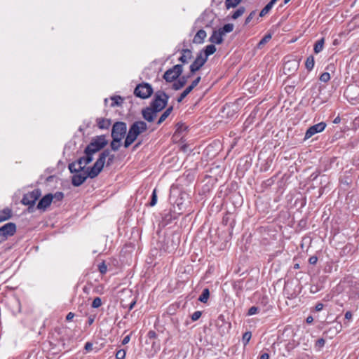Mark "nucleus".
<instances>
[{
    "label": "nucleus",
    "instance_id": "f257e3e1",
    "mask_svg": "<svg viewBox=\"0 0 359 359\" xmlns=\"http://www.w3.org/2000/svg\"><path fill=\"white\" fill-rule=\"evenodd\" d=\"M207 59L203 57L199 52L196 55L195 60L189 66L190 72L187 75L182 76L179 80L174 82L172 85V89L175 90H179L182 88L189 78H191L196 72L201 69V68L205 64Z\"/></svg>",
    "mask_w": 359,
    "mask_h": 359
},
{
    "label": "nucleus",
    "instance_id": "f03ea898",
    "mask_svg": "<svg viewBox=\"0 0 359 359\" xmlns=\"http://www.w3.org/2000/svg\"><path fill=\"white\" fill-rule=\"evenodd\" d=\"M99 163L86 168V170L74 171L72 177V184L74 187L81 186L88 177L93 179L99 175Z\"/></svg>",
    "mask_w": 359,
    "mask_h": 359
},
{
    "label": "nucleus",
    "instance_id": "7ed1b4c3",
    "mask_svg": "<svg viewBox=\"0 0 359 359\" xmlns=\"http://www.w3.org/2000/svg\"><path fill=\"white\" fill-rule=\"evenodd\" d=\"M147 129V125L142 121L134 122L130 127L127 133L124 147L128 148L137 139V136Z\"/></svg>",
    "mask_w": 359,
    "mask_h": 359
},
{
    "label": "nucleus",
    "instance_id": "20e7f679",
    "mask_svg": "<svg viewBox=\"0 0 359 359\" xmlns=\"http://www.w3.org/2000/svg\"><path fill=\"white\" fill-rule=\"evenodd\" d=\"M107 144V140L105 135H98L93 137L91 142L87 145L84 153H89L93 156V154L100 151Z\"/></svg>",
    "mask_w": 359,
    "mask_h": 359
},
{
    "label": "nucleus",
    "instance_id": "39448f33",
    "mask_svg": "<svg viewBox=\"0 0 359 359\" xmlns=\"http://www.w3.org/2000/svg\"><path fill=\"white\" fill-rule=\"evenodd\" d=\"M85 154V156L80 157L77 161L69 164L68 168L71 173H74V171L86 170V166L93 161V157L89 153Z\"/></svg>",
    "mask_w": 359,
    "mask_h": 359
},
{
    "label": "nucleus",
    "instance_id": "423d86ee",
    "mask_svg": "<svg viewBox=\"0 0 359 359\" xmlns=\"http://www.w3.org/2000/svg\"><path fill=\"white\" fill-rule=\"evenodd\" d=\"M183 72L182 65H175L172 67L168 69L163 74V79L167 82H176V79H180Z\"/></svg>",
    "mask_w": 359,
    "mask_h": 359
},
{
    "label": "nucleus",
    "instance_id": "0eeeda50",
    "mask_svg": "<svg viewBox=\"0 0 359 359\" xmlns=\"http://www.w3.org/2000/svg\"><path fill=\"white\" fill-rule=\"evenodd\" d=\"M143 118L149 122H151L154 120L157 116V94H155L150 107L143 109L142 111Z\"/></svg>",
    "mask_w": 359,
    "mask_h": 359
},
{
    "label": "nucleus",
    "instance_id": "6e6552de",
    "mask_svg": "<svg viewBox=\"0 0 359 359\" xmlns=\"http://www.w3.org/2000/svg\"><path fill=\"white\" fill-rule=\"evenodd\" d=\"M107 158V166H109L114 162L115 156L114 154H111L109 149L104 150L99 155L98 158L97 159V161L94 163V164L99 163L98 168H97L99 170V174L100 173V172L102 170V169L104 168V163H105Z\"/></svg>",
    "mask_w": 359,
    "mask_h": 359
},
{
    "label": "nucleus",
    "instance_id": "1a4fd4ad",
    "mask_svg": "<svg viewBox=\"0 0 359 359\" xmlns=\"http://www.w3.org/2000/svg\"><path fill=\"white\" fill-rule=\"evenodd\" d=\"M16 232L15 223L8 222L0 228V243L5 241L8 237L12 236Z\"/></svg>",
    "mask_w": 359,
    "mask_h": 359
},
{
    "label": "nucleus",
    "instance_id": "9d476101",
    "mask_svg": "<svg viewBox=\"0 0 359 359\" xmlns=\"http://www.w3.org/2000/svg\"><path fill=\"white\" fill-rule=\"evenodd\" d=\"M127 126L126 123L122 121L116 122L111 130V137L118 138L122 140L126 134Z\"/></svg>",
    "mask_w": 359,
    "mask_h": 359
},
{
    "label": "nucleus",
    "instance_id": "9b49d317",
    "mask_svg": "<svg viewBox=\"0 0 359 359\" xmlns=\"http://www.w3.org/2000/svg\"><path fill=\"white\" fill-rule=\"evenodd\" d=\"M156 333L154 330H150L147 333V339L145 341V344L147 346H150V347H147L146 350L147 351H149V355L151 357H153L155 355V354L157 352V350L156 348L155 344H156Z\"/></svg>",
    "mask_w": 359,
    "mask_h": 359
},
{
    "label": "nucleus",
    "instance_id": "f8f14e48",
    "mask_svg": "<svg viewBox=\"0 0 359 359\" xmlns=\"http://www.w3.org/2000/svg\"><path fill=\"white\" fill-rule=\"evenodd\" d=\"M41 196V191L39 189H34L27 194H25L21 201L22 203L25 205L30 207L35 204V202Z\"/></svg>",
    "mask_w": 359,
    "mask_h": 359
},
{
    "label": "nucleus",
    "instance_id": "ddd939ff",
    "mask_svg": "<svg viewBox=\"0 0 359 359\" xmlns=\"http://www.w3.org/2000/svg\"><path fill=\"white\" fill-rule=\"evenodd\" d=\"M152 93V88L148 83L139 84L134 90V94L140 98H147Z\"/></svg>",
    "mask_w": 359,
    "mask_h": 359
},
{
    "label": "nucleus",
    "instance_id": "4468645a",
    "mask_svg": "<svg viewBox=\"0 0 359 359\" xmlns=\"http://www.w3.org/2000/svg\"><path fill=\"white\" fill-rule=\"evenodd\" d=\"M326 127V123L324 122H320L317 124H315L312 126H311L306 132L305 133V139H309L313 135H314L316 133H320L325 130Z\"/></svg>",
    "mask_w": 359,
    "mask_h": 359
},
{
    "label": "nucleus",
    "instance_id": "2eb2a0df",
    "mask_svg": "<svg viewBox=\"0 0 359 359\" xmlns=\"http://www.w3.org/2000/svg\"><path fill=\"white\" fill-rule=\"evenodd\" d=\"M180 57L178 59V61L181 62L180 65L188 64L191 59L193 57L192 51L188 48H183L180 50Z\"/></svg>",
    "mask_w": 359,
    "mask_h": 359
},
{
    "label": "nucleus",
    "instance_id": "dca6fc26",
    "mask_svg": "<svg viewBox=\"0 0 359 359\" xmlns=\"http://www.w3.org/2000/svg\"><path fill=\"white\" fill-rule=\"evenodd\" d=\"M53 200V196L51 194H46L44 196L39 202L37 208L39 210H45L50 204Z\"/></svg>",
    "mask_w": 359,
    "mask_h": 359
},
{
    "label": "nucleus",
    "instance_id": "f3484780",
    "mask_svg": "<svg viewBox=\"0 0 359 359\" xmlns=\"http://www.w3.org/2000/svg\"><path fill=\"white\" fill-rule=\"evenodd\" d=\"M189 195L185 192H180L179 197L174 201V203L178 206L179 210H182L186 203H189Z\"/></svg>",
    "mask_w": 359,
    "mask_h": 359
},
{
    "label": "nucleus",
    "instance_id": "a211bd4d",
    "mask_svg": "<svg viewBox=\"0 0 359 359\" xmlns=\"http://www.w3.org/2000/svg\"><path fill=\"white\" fill-rule=\"evenodd\" d=\"M168 99L169 97L165 93L158 90V112L165 108Z\"/></svg>",
    "mask_w": 359,
    "mask_h": 359
},
{
    "label": "nucleus",
    "instance_id": "6ab92c4d",
    "mask_svg": "<svg viewBox=\"0 0 359 359\" xmlns=\"http://www.w3.org/2000/svg\"><path fill=\"white\" fill-rule=\"evenodd\" d=\"M298 63L295 61H288L285 63L283 70L285 74H292L298 69Z\"/></svg>",
    "mask_w": 359,
    "mask_h": 359
},
{
    "label": "nucleus",
    "instance_id": "aec40b11",
    "mask_svg": "<svg viewBox=\"0 0 359 359\" xmlns=\"http://www.w3.org/2000/svg\"><path fill=\"white\" fill-rule=\"evenodd\" d=\"M224 34L218 29L214 30L209 41L213 43L221 44L223 42Z\"/></svg>",
    "mask_w": 359,
    "mask_h": 359
},
{
    "label": "nucleus",
    "instance_id": "412c9836",
    "mask_svg": "<svg viewBox=\"0 0 359 359\" xmlns=\"http://www.w3.org/2000/svg\"><path fill=\"white\" fill-rule=\"evenodd\" d=\"M206 36V32L204 29H200L194 36L193 42L196 44H201L204 42Z\"/></svg>",
    "mask_w": 359,
    "mask_h": 359
},
{
    "label": "nucleus",
    "instance_id": "4be33fe9",
    "mask_svg": "<svg viewBox=\"0 0 359 359\" xmlns=\"http://www.w3.org/2000/svg\"><path fill=\"white\" fill-rule=\"evenodd\" d=\"M216 51V47L213 44L208 45L203 50L199 51L201 55L205 57L207 60L208 57Z\"/></svg>",
    "mask_w": 359,
    "mask_h": 359
},
{
    "label": "nucleus",
    "instance_id": "5701e85b",
    "mask_svg": "<svg viewBox=\"0 0 359 359\" xmlns=\"http://www.w3.org/2000/svg\"><path fill=\"white\" fill-rule=\"evenodd\" d=\"M97 124L100 129H108L111 125V121L103 118H97Z\"/></svg>",
    "mask_w": 359,
    "mask_h": 359
},
{
    "label": "nucleus",
    "instance_id": "b1692460",
    "mask_svg": "<svg viewBox=\"0 0 359 359\" xmlns=\"http://www.w3.org/2000/svg\"><path fill=\"white\" fill-rule=\"evenodd\" d=\"M12 216L11 209L6 208L0 211V222L10 219Z\"/></svg>",
    "mask_w": 359,
    "mask_h": 359
},
{
    "label": "nucleus",
    "instance_id": "393cba45",
    "mask_svg": "<svg viewBox=\"0 0 359 359\" xmlns=\"http://www.w3.org/2000/svg\"><path fill=\"white\" fill-rule=\"evenodd\" d=\"M172 110L173 106H170L169 107H168L158 118V124L165 121V119L170 115Z\"/></svg>",
    "mask_w": 359,
    "mask_h": 359
},
{
    "label": "nucleus",
    "instance_id": "a878e982",
    "mask_svg": "<svg viewBox=\"0 0 359 359\" xmlns=\"http://www.w3.org/2000/svg\"><path fill=\"white\" fill-rule=\"evenodd\" d=\"M210 297V291L208 288L203 289L202 294L198 297V301L203 303H206Z\"/></svg>",
    "mask_w": 359,
    "mask_h": 359
},
{
    "label": "nucleus",
    "instance_id": "bb28decb",
    "mask_svg": "<svg viewBox=\"0 0 359 359\" xmlns=\"http://www.w3.org/2000/svg\"><path fill=\"white\" fill-rule=\"evenodd\" d=\"M324 46V39L322 38L321 39L317 41L314 45L313 50L316 53H319L321 52L323 49Z\"/></svg>",
    "mask_w": 359,
    "mask_h": 359
},
{
    "label": "nucleus",
    "instance_id": "cd10ccee",
    "mask_svg": "<svg viewBox=\"0 0 359 359\" xmlns=\"http://www.w3.org/2000/svg\"><path fill=\"white\" fill-rule=\"evenodd\" d=\"M315 65V60L313 55H310L307 57L306 62H305V67L309 70L311 71L313 69Z\"/></svg>",
    "mask_w": 359,
    "mask_h": 359
},
{
    "label": "nucleus",
    "instance_id": "c85d7f7f",
    "mask_svg": "<svg viewBox=\"0 0 359 359\" xmlns=\"http://www.w3.org/2000/svg\"><path fill=\"white\" fill-rule=\"evenodd\" d=\"M113 140L111 142V148L113 151H118L121 147V139L112 137Z\"/></svg>",
    "mask_w": 359,
    "mask_h": 359
},
{
    "label": "nucleus",
    "instance_id": "c756f323",
    "mask_svg": "<svg viewBox=\"0 0 359 359\" xmlns=\"http://www.w3.org/2000/svg\"><path fill=\"white\" fill-rule=\"evenodd\" d=\"M245 11V8L244 6H240L231 15V18L233 20H236L239 17L243 15Z\"/></svg>",
    "mask_w": 359,
    "mask_h": 359
},
{
    "label": "nucleus",
    "instance_id": "7c9ffc66",
    "mask_svg": "<svg viewBox=\"0 0 359 359\" xmlns=\"http://www.w3.org/2000/svg\"><path fill=\"white\" fill-rule=\"evenodd\" d=\"M242 0H226L225 6L226 9L236 7Z\"/></svg>",
    "mask_w": 359,
    "mask_h": 359
},
{
    "label": "nucleus",
    "instance_id": "2f4dec72",
    "mask_svg": "<svg viewBox=\"0 0 359 359\" xmlns=\"http://www.w3.org/2000/svg\"><path fill=\"white\" fill-rule=\"evenodd\" d=\"M233 29V25L228 23L224 25L222 27L219 28V30L224 35L226 33L231 32Z\"/></svg>",
    "mask_w": 359,
    "mask_h": 359
},
{
    "label": "nucleus",
    "instance_id": "473e14b6",
    "mask_svg": "<svg viewBox=\"0 0 359 359\" xmlns=\"http://www.w3.org/2000/svg\"><path fill=\"white\" fill-rule=\"evenodd\" d=\"M272 8L273 6L269 3H268L260 11L259 17L262 18L265 16L267 13H269Z\"/></svg>",
    "mask_w": 359,
    "mask_h": 359
},
{
    "label": "nucleus",
    "instance_id": "72a5a7b5",
    "mask_svg": "<svg viewBox=\"0 0 359 359\" xmlns=\"http://www.w3.org/2000/svg\"><path fill=\"white\" fill-rule=\"evenodd\" d=\"M251 337H252V334L250 332H246L243 334V337H242V341H243L244 346H246L249 343Z\"/></svg>",
    "mask_w": 359,
    "mask_h": 359
},
{
    "label": "nucleus",
    "instance_id": "f704fd0d",
    "mask_svg": "<svg viewBox=\"0 0 359 359\" xmlns=\"http://www.w3.org/2000/svg\"><path fill=\"white\" fill-rule=\"evenodd\" d=\"M271 34H266L261 40L258 43V46L260 48L262 47V46H264V44H266L268 41H269V40L271 39Z\"/></svg>",
    "mask_w": 359,
    "mask_h": 359
},
{
    "label": "nucleus",
    "instance_id": "c9c22d12",
    "mask_svg": "<svg viewBox=\"0 0 359 359\" xmlns=\"http://www.w3.org/2000/svg\"><path fill=\"white\" fill-rule=\"evenodd\" d=\"M156 191H157V189L154 188L153 190V192H152L151 200L149 203L150 206H154L156 203V201H157Z\"/></svg>",
    "mask_w": 359,
    "mask_h": 359
},
{
    "label": "nucleus",
    "instance_id": "e433bc0d",
    "mask_svg": "<svg viewBox=\"0 0 359 359\" xmlns=\"http://www.w3.org/2000/svg\"><path fill=\"white\" fill-rule=\"evenodd\" d=\"M102 305V299L100 297H95L92 303V307L94 309L99 308Z\"/></svg>",
    "mask_w": 359,
    "mask_h": 359
},
{
    "label": "nucleus",
    "instance_id": "4c0bfd02",
    "mask_svg": "<svg viewBox=\"0 0 359 359\" xmlns=\"http://www.w3.org/2000/svg\"><path fill=\"white\" fill-rule=\"evenodd\" d=\"M126 358V351L124 349H120L116 351V359H125Z\"/></svg>",
    "mask_w": 359,
    "mask_h": 359
},
{
    "label": "nucleus",
    "instance_id": "58836bf2",
    "mask_svg": "<svg viewBox=\"0 0 359 359\" xmlns=\"http://www.w3.org/2000/svg\"><path fill=\"white\" fill-rule=\"evenodd\" d=\"M330 79V74L328 72H324L320 76V80L322 82H327Z\"/></svg>",
    "mask_w": 359,
    "mask_h": 359
},
{
    "label": "nucleus",
    "instance_id": "ea45409f",
    "mask_svg": "<svg viewBox=\"0 0 359 359\" xmlns=\"http://www.w3.org/2000/svg\"><path fill=\"white\" fill-rule=\"evenodd\" d=\"M256 14V11H252L250 14L249 15L245 18V25H247L248 24H249L251 20L253 19V18L255 17Z\"/></svg>",
    "mask_w": 359,
    "mask_h": 359
},
{
    "label": "nucleus",
    "instance_id": "a19ab883",
    "mask_svg": "<svg viewBox=\"0 0 359 359\" xmlns=\"http://www.w3.org/2000/svg\"><path fill=\"white\" fill-rule=\"evenodd\" d=\"M325 341L323 338L318 339L316 342V346L318 348H321L325 346Z\"/></svg>",
    "mask_w": 359,
    "mask_h": 359
},
{
    "label": "nucleus",
    "instance_id": "79ce46f5",
    "mask_svg": "<svg viewBox=\"0 0 359 359\" xmlns=\"http://www.w3.org/2000/svg\"><path fill=\"white\" fill-rule=\"evenodd\" d=\"M201 311H195L192 315H191V320L193 321H196L197 320H198L200 318V317L201 316Z\"/></svg>",
    "mask_w": 359,
    "mask_h": 359
},
{
    "label": "nucleus",
    "instance_id": "37998d69",
    "mask_svg": "<svg viewBox=\"0 0 359 359\" xmlns=\"http://www.w3.org/2000/svg\"><path fill=\"white\" fill-rule=\"evenodd\" d=\"M258 307L257 306H252L248 310V316H252V315H255L256 314L257 312H258Z\"/></svg>",
    "mask_w": 359,
    "mask_h": 359
},
{
    "label": "nucleus",
    "instance_id": "c03bdc74",
    "mask_svg": "<svg viewBox=\"0 0 359 359\" xmlns=\"http://www.w3.org/2000/svg\"><path fill=\"white\" fill-rule=\"evenodd\" d=\"M53 198H55L57 201H61L64 197L62 192H56L54 195L53 194Z\"/></svg>",
    "mask_w": 359,
    "mask_h": 359
},
{
    "label": "nucleus",
    "instance_id": "a18cd8bd",
    "mask_svg": "<svg viewBox=\"0 0 359 359\" xmlns=\"http://www.w3.org/2000/svg\"><path fill=\"white\" fill-rule=\"evenodd\" d=\"M189 94H187L184 90L180 94V95L177 99L178 102H181Z\"/></svg>",
    "mask_w": 359,
    "mask_h": 359
},
{
    "label": "nucleus",
    "instance_id": "49530a36",
    "mask_svg": "<svg viewBox=\"0 0 359 359\" xmlns=\"http://www.w3.org/2000/svg\"><path fill=\"white\" fill-rule=\"evenodd\" d=\"M318 262V257L316 256H311L309 259V262L310 264H312V265H314L317 263Z\"/></svg>",
    "mask_w": 359,
    "mask_h": 359
},
{
    "label": "nucleus",
    "instance_id": "de8ad7c7",
    "mask_svg": "<svg viewBox=\"0 0 359 359\" xmlns=\"http://www.w3.org/2000/svg\"><path fill=\"white\" fill-rule=\"evenodd\" d=\"M201 80V77L198 76L191 82V85L195 88L200 83Z\"/></svg>",
    "mask_w": 359,
    "mask_h": 359
},
{
    "label": "nucleus",
    "instance_id": "09e8293b",
    "mask_svg": "<svg viewBox=\"0 0 359 359\" xmlns=\"http://www.w3.org/2000/svg\"><path fill=\"white\" fill-rule=\"evenodd\" d=\"M99 270L101 273H105L107 271V266L102 263V264L99 265Z\"/></svg>",
    "mask_w": 359,
    "mask_h": 359
},
{
    "label": "nucleus",
    "instance_id": "8fccbe9b",
    "mask_svg": "<svg viewBox=\"0 0 359 359\" xmlns=\"http://www.w3.org/2000/svg\"><path fill=\"white\" fill-rule=\"evenodd\" d=\"M84 348L88 352L90 351L93 349V344L91 342L86 343Z\"/></svg>",
    "mask_w": 359,
    "mask_h": 359
},
{
    "label": "nucleus",
    "instance_id": "3c124183",
    "mask_svg": "<svg viewBox=\"0 0 359 359\" xmlns=\"http://www.w3.org/2000/svg\"><path fill=\"white\" fill-rule=\"evenodd\" d=\"M323 306H324L322 303H318L315 306V309L316 311H320L321 310H323Z\"/></svg>",
    "mask_w": 359,
    "mask_h": 359
},
{
    "label": "nucleus",
    "instance_id": "603ef678",
    "mask_svg": "<svg viewBox=\"0 0 359 359\" xmlns=\"http://www.w3.org/2000/svg\"><path fill=\"white\" fill-rule=\"evenodd\" d=\"M112 100H114V102L111 104V106L114 107L115 105H118L119 103L118 102L117 100H121V97H112Z\"/></svg>",
    "mask_w": 359,
    "mask_h": 359
},
{
    "label": "nucleus",
    "instance_id": "864d4df0",
    "mask_svg": "<svg viewBox=\"0 0 359 359\" xmlns=\"http://www.w3.org/2000/svg\"><path fill=\"white\" fill-rule=\"evenodd\" d=\"M74 313H72V312H69V313L67 315V316H66V320H67V321H70V320H72L73 319V318H74Z\"/></svg>",
    "mask_w": 359,
    "mask_h": 359
},
{
    "label": "nucleus",
    "instance_id": "5fc2aeb1",
    "mask_svg": "<svg viewBox=\"0 0 359 359\" xmlns=\"http://www.w3.org/2000/svg\"><path fill=\"white\" fill-rule=\"evenodd\" d=\"M130 335H127L126 336L123 340H122V344L125 345L126 344H128L129 341H130Z\"/></svg>",
    "mask_w": 359,
    "mask_h": 359
},
{
    "label": "nucleus",
    "instance_id": "6e6d98bb",
    "mask_svg": "<svg viewBox=\"0 0 359 359\" xmlns=\"http://www.w3.org/2000/svg\"><path fill=\"white\" fill-rule=\"evenodd\" d=\"M194 88V87H193L191 84L187 86L184 90L187 93V94H189L192 90Z\"/></svg>",
    "mask_w": 359,
    "mask_h": 359
},
{
    "label": "nucleus",
    "instance_id": "4d7b16f0",
    "mask_svg": "<svg viewBox=\"0 0 359 359\" xmlns=\"http://www.w3.org/2000/svg\"><path fill=\"white\" fill-rule=\"evenodd\" d=\"M259 359H269V355L267 353H263L260 355Z\"/></svg>",
    "mask_w": 359,
    "mask_h": 359
},
{
    "label": "nucleus",
    "instance_id": "13d9d810",
    "mask_svg": "<svg viewBox=\"0 0 359 359\" xmlns=\"http://www.w3.org/2000/svg\"><path fill=\"white\" fill-rule=\"evenodd\" d=\"M352 318V313L350 311H347L345 313V318L346 319H351Z\"/></svg>",
    "mask_w": 359,
    "mask_h": 359
},
{
    "label": "nucleus",
    "instance_id": "bf43d9fd",
    "mask_svg": "<svg viewBox=\"0 0 359 359\" xmlns=\"http://www.w3.org/2000/svg\"><path fill=\"white\" fill-rule=\"evenodd\" d=\"M306 323H311L313 322V317H312V316H308V317L306 318Z\"/></svg>",
    "mask_w": 359,
    "mask_h": 359
},
{
    "label": "nucleus",
    "instance_id": "052dcab7",
    "mask_svg": "<svg viewBox=\"0 0 359 359\" xmlns=\"http://www.w3.org/2000/svg\"><path fill=\"white\" fill-rule=\"evenodd\" d=\"M175 192H177V189H175V188H172L171 189V199H173L174 196H173V194H175Z\"/></svg>",
    "mask_w": 359,
    "mask_h": 359
},
{
    "label": "nucleus",
    "instance_id": "680f3d73",
    "mask_svg": "<svg viewBox=\"0 0 359 359\" xmlns=\"http://www.w3.org/2000/svg\"><path fill=\"white\" fill-rule=\"evenodd\" d=\"M340 121H341V118H340V117H339V116H337V117H336V118L334 119L333 123H335V124H337V123H340Z\"/></svg>",
    "mask_w": 359,
    "mask_h": 359
},
{
    "label": "nucleus",
    "instance_id": "e2e57ef3",
    "mask_svg": "<svg viewBox=\"0 0 359 359\" xmlns=\"http://www.w3.org/2000/svg\"><path fill=\"white\" fill-rule=\"evenodd\" d=\"M135 304V301H133V302L130 304L129 307H128V309H129V310H132V309H133V308L134 307Z\"/></svg>",
    "mask_w": 359,
    "mask_h": 359
},
{
    "label": "nucleus",
    "instance_id": "0e129e2a",
    "mask_svg": "<svg viewBox=\"0 0 359 359\" xmlns=\"http://www.w3.org/2000/svg\"><path fill=\"white\" fill-rule=\"evenodd\" d=\"M93 322H94V318H93L90 317V318H88V324H89V325H92V324L93 323Z\"/></svg>",
    "mask_w": 359,
    "mask_h": 359
},
{
    "label": "nucleus",
    "instance_id": "69168bd1",
    "mask_svg": "<svg viewBox=\"0 0 359 359\" xmlns=\"http://www.w3.org/2000/svg\"><path fill=\"white\" fill-rule=\"evenodd\" d=\"M278 0H271L269 3L273 6V5L278 1Z\"/></svg>",
    "mask_w": 359,
    "mask_h": 359
},
{
    "label": "nucleus",
    "instance_id": "338daca9",
    "mask_svg": "<svg viewBox=\"0 0 359 359\" xmlns=\"http://www.w3.org/2000/svg\"><path fill=\"white\" fill-rule=\"evenodd\" d=\"M294 268L297 269L299 268V264H295L294 266Z\"/></svg>",
    "mask_w": 359,
    "mask_h": 359
},
{
    "label": "nucleus",
    "instance_id": "774afa93",
    "mask_svg": "<svg viewBox=\"0 0 359 359\" xmlns=\"http://www.w3.org/2000/svg\"><path fill=\"white\" fill-rule=\"evenodd\" d=\"M291 0H284L283 1V4H287V3H289Z\"/></svg>",
    "mask_w": 359,
    "mask_h": 359
}]
</instances>
